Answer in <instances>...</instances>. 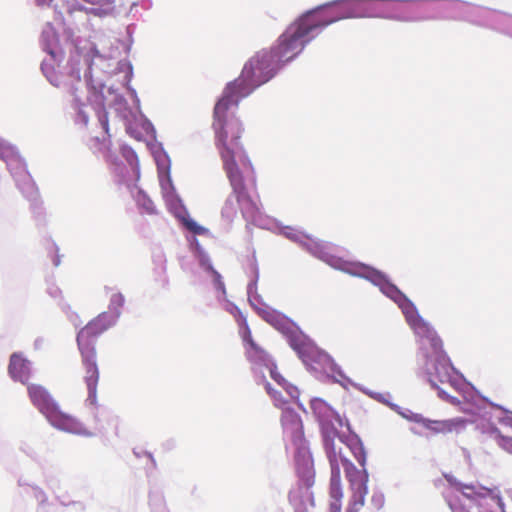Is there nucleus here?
Masks as SVG:
<instances>
[{
	"label": "nucleus",
	"mask_w": 512,
	"mask_h": 512,
	"mask_svg": "<svg viewBox=\"0 0 512 512\" xmlns=\"http://www.w3.org/2000/svg\"><path fill=\"white\" fill-rule=\"evenodd\" d=\"M362 509V496H358L348 512H359Z\"/></svg>",
	"instance_id": "nucleus-28"
},
{
	"label": "nucleus",
	"mask_w": 512,
	"mask_h": 512,
	"mask_svg": "<svg viewBox=\"0 0 512 512\" xmlns=\"http://www.w3.org/2000/svg\"><path fill=\"white\" fill-rule=\"evenodd\" d=\"M8 372L12 379L26 384L30 378V362L21 354L13 353L10 356Z\"/></svg>",
	"instance_id": "nucleus-13"
},
{
	"label": "nucleus",
	"mask_w": 512,
	"mask_h": 512,
	"mask_svg": "<svg viewBox=\"0 0 512 512\" xmlns=\"http://www.w3.org/2000/svg\"><path fill=\"white\" fill-rule=\"evenodd\" d=\"M270 371L271 378L276 381L289 395L291 398H297L299 395L298 389L289 384L286 379L280 374L277 370V366L275 363L270 361L269 366H266Z\"/></svg>",
	"instance_id": "nucleus-16"
},
{
	"label": "nucleus",
	"mask_w": 512,
	"mask_h": 512,
	"mask_svg": "<svg viewBox=\"0 0 512 512\" xmlns=\"http://www.w3.org/2000/svg\"><path fill=\"white\" fill-rule=\"evenodd\" d=\"M98 120L104 131L103 136L93 137L89 141V148L93 153H100L109 163H114V156L111 152V139L109 134L108 114L105 109L98 112Z\"/></svg>",
	"instance_id": "nucleus-10"
},
{
	"label": "nucleus",
	"mask_w": 512,
	"mask_h": 512,
	"mask_svg": "<svg viewBox=\"0 0 512 512\" xmlns=\"http://www.w3.org/2000/svg\"><path fill=\"white\" fill-rule=\"evenodd\" d=\"M265 389L267 393L270 395V397L273 399L275 407L281 410L287 407L289 401L282 396L281 392L273 389L271 384L268 382L265 384Z\"/></svg>",
	"instance_id": "nucleus-20"
},
{
	"label": "nucleus",
	"mask_w": 512,
	"mask_h": 512,
	"mask_svg": "<svg viewBox=\"0 0 512 512\" xmlns=\"http://www.w3.org/2000/svg\"><path fill=\"white\" fill-rule=\"evenodd\" d=\"M137 203L148 214H154L156 212L153 202L141 192L138 193Z\"/></svg>",
	"instance_id": "nucleus-22"
},
{
	"label": "nucleus",
	"mask_w": 512,
	"mask_h": 512,
	"mask_svg": "<svg viewBox=\"0 0 512 512\" xmlns=\"http://www.w3.org/2000/svg\"><path fill=\"white\" fill-rule=\"evenodd\" d=\"M503 421L505 424L512 426V413L506 415V417L503 419Z\"/></svg>",
	"instance_id": "nucleus-30"
},
{
	"label": "nucleus",
	"mask_w": 512,
	"mask_h": 512,
	"mask_svg": "<svg viewBox=\"0 0 512 512\" xmlns=\"http://www.w3.org/2000/svg\"><path fill=\"white\" fill-rule=\"evenodd\" d=\"M0 158L4 160L9 166L12 162H20L19 156L15 149L6 144L4 141L0 145Z\"/></svg>",
	"instance_id": "nucleus-19"
},
{
	"label": "nucleus",
	"mask_w": 512,
	"mask_h": 512,
	"mask_svg": "<svg viewBox=\"0 0 512 512\" xmlns=\"http://www.w3.org/2000/svg\"><path fill=\"white\" fill-rule=\"evenodd\" d=\"M125 302L124 296L119 293H113L110 298L109 309L114 313V315L104 312L103 314L108 315L116 322L117 318L120 315V309L123 307Z\"/></svg>",
	"instance_id": "nucleus-17"
},
{
	"label": "nucleus",
	"mask_w": 512,
	"mask_h": 512,
	"mask_svg": "<svg viewBox=\"0 0 512 512\" xmlns=\"http://www.w3.org/2000/svg\"><path fill=\"white\" fill-rule=\"evenodd\" d=\"M415 421L419 423L424 429L429 431L431 435L460 433L465 429L468 423V421L462 417L446 420H431L424 417H417Z\"/></svg>",
	"instance_id": "nucleus-9"
},
{
	"label": "nucleus",
	"mask_w": 512,
	"mask_h": 512,
	"mask_svg": "<svg viewBox=\"0 0 512 512\" xmlns=\"http://www.w3.org/2000/svg\"><path fill=\"white\" fill-rule=\"evenodd\" d=\"M186 227L195 234H202L205 231V229L202 226H200L199 224L192 220L186 222Z\"/></svg>",
	"instance_id": "nucleus-26"
},
{
	"label": "nucleus",
	"mask_w": 512,
	"mask_h": 512,
	"mask_svg": "<svg viewBox=\"0 0 512 512\" xmlns=\"http://www.w3.org/2000/svg\"><path fill=\"white\" fill-rule=\"evenodd\" d=\"M326 454L331 467L329 484L328 512H342L343 489L340 466L344 468L345 477L349 482L351 497L346 512H348L358 496H362V507L368 493L369 475L365 468L366 452L357 437H340L337 442L326 440Z\"/></svg>",
	"instance_id": "nucleus-2"
},
{
	"label": "nucleus",
	"mask_w": 512,
	"mask_h": 512,
	"mask_svg": "<svg viewBox=\"0 0 512 512\" xmlns=\"http://www.w3.org/2000/svg\"><path fill=\"white\" fill-rule=\"evenodd\" d=\"M114 325V320L106 314H99L85 325L77 334V345L84 368V382L88 390V401L97 402L99 368L96 361V342L98 337Z\"/></svg>",
	"instance_id": "nucleus-4"
},
{
	"label": "nucleus",
	"mask_w": 512,
	"mask_h": 512,
	"mask_svg": "<svg viewBox=\"0 0 512 512\" xmlns=\"http://www.w3.org/2000/svg\"><path fill=\"white\" fill-rule=\"evenodd\" d=\"M202 265L205 267V269L211 273L212 277H213V281H214V284L216 286V288L218 290H221L224 292L225 290V286H224V283L222 281V277L221 275L219 274L218 271H216L213 266L210 264V263H206V262H202Z\"/></svg>",
	"instance_id": "nucleus-23"
},
{
	"label": "nucleus",
	"mask_w": 512,
	"mask_h": 512,
	"mask_svg": "<svg viewBox=\"0 0 512 512\" xmlns=\"http://www.w3.org/2000/svg\"><path fill=\"white\" fill-rule=\"evenodd\" d=\"M281 424L284 431L289 434L295 443L303 439V424L300 416L290 407L282 409Z\"/></svg>",
	"instance_id": "nucleus-12"
},
{
	"label": "nucleus",
	"mask_w": 512,
	"mask_h": 512,
	"mask_svg": "<svg viewBox=\"0 0 512 512\" xmlns=\"http://www.w3.org/2000/svg\"><path fill=\"white\" fill-rule=\"evenodd\" d=\"M27 392L32 404L54 428L76 435H90L76 417L61 409L45 387L30 384L27 386Z\"/></svg>",
	"instance_id": "nucleus-5"
},
{
	"label": "nucleus",
	"mask_w": 512,
	"mask_h": 512,
	"mask_svg": "<svg viewBox=\"0 0 512 512\" xmlns=\"http://www.w3.org/2000/svg\"><path fill=\"white\" fill-rule=\"evenodd\" d=\"M240 101L223 92L214 107L212 128L215 146L232 188V197L235 198L244 218H254L259 212V207L249 194V188H256L255 171L240 143L242 124L233 113H229L231 109L238 107Z\"/></svg>",
	"instance_id": "nucleus-1"
},
{
	"label": "nucleus",
	"mask_w": 512,
	"mask_h": 512,
	"mask_svg": "<svg viewBox=\"0 0 512 512\" xmlns=\"http://www.w3.org/2000/svg\"><path fill=\"white\" fill-rule=\"evenodd\" d=\"M453 488L455 494L448 496V504L452 512H488L482 507L487 498H493L492 489L461 483L454 484Z\"/></svg>",
	"instance_id": "nucleus-6"
},
{
	"label": "nucleus",
	"mask_w": 512,
	"mask_h": 512,
	"mask_svg": "<svg viewBox=\"0 0 512 512\" xmlns=\"http://www.w3.org/2000/svg\"><path fill=\"white\" fill-rule=\"evenodd\" d=\"M336 18H324L319 13L309 12L291 24L278 38L271 52L279 64L294 59L314 36L324 27L335 22Z\"/></svg>",
	"instance_id": "nucleus-3"
},
{
	"label": "nucleus",
	"mask_w": 512,
	"mask_h": 512,
	"mask_svg": "<svg viewBox=\"0 0 512 512\" xmlns=\"http://www.w3.org/2000/svg\"><path fill=\"white\" fill-rule=\"evenodd\" d=\"M2 142H3V141L0 139V145L2 144Z\"/></svg>",
	"instance_id": "nucleus-31"
},
{
	"label": "nucleus",
	"mask_w": 512,
	"mask_h": 512,
	"mask_svg": "<svg viewBox=\"0 0 512 512\" xmlns=\"http://www.w3.org/2000/svg\"><path fill=\"white\" fill-rule=\"evenodd\" d=\"M498 445L509 453H512V437L498 435Z\"/></svg>",
	"instance_id": "nucleus-24"
},
{
	"label": "nucleus",
	"mask_w": 512,
	"mask_h": 512,
	"mask_svg": "<svg viewBox=\"0 0 512 512\" xmlns=\"http://www.w3.org/2000/svg\"><path fill=\"white\" fill-rule=\"evenodd\" d=\"M236 212L237 209L234 207L232 199L228 198L225 202V205L223 206L222 214L225 215L226 217H233L236 214Z\"/></svg>",
	"instance_id": "nucleus-25"
},
{
	"label": "nucleus",
	"mask_w": 512,
	"mask_h": 512,
	"mask_svg": "<svg viewBox=\"0 0 512 512\" xmlns=\"http://www.w3.org/2000/svg\"><path fill=\"white\" fill-rule=\"evenodd\" d=\"M381 291L388 296L390 299H392L395 303H399L405 295L394 285L387 281H384L381 284Z\"/></svg>",
	"instance_id": "nucleus-18"
},
{
	"label": "nucleus",
	"mask_w": 512,
	"mask_h": 512,
	"mask_svg": "<svg viewBox=\"0 0 512 512\" xmlns=\"http://www.w3.org/2000/svg\"><path fill=\"white\" fill-rule=\"evenodd\" d=\"M438 395L440 398H442L452 404H458L460 402L457 398L449 396L446 392H444L443 390H441L439 388H438Z\"/></svg>",
	"instance_id": "nucleus-27"
},
{
	"label": "nucleus",
	"mask_w": 512,
	"mask_h": 512,
	"mask_svg": "<svg viewBox=\"0 0 512 512\" xmlns=\"http://www.w3.org/2000/svg\"><path fill=\"white\" fill-rule=\"evenodd\" d=\"M261 55H254L244 65L238 78L228 83L223 92L225 95L233 96L239 100L249 96L257 87L269 81L267 74L256 69L257 63L261 61Z\"/></svg>",
	"instance_id": "nucleus-7"
},
{
	"label": "nucleus",
	"mask_w": 512,
	"mask_h": 512,
	"mask_svg": "<svg viewBox=\"0 0 512 512\" xmlns=\"http://www.w3.org/2000/svg\"><path fill=\"white\" fill-rule=\"evenodd\" d=\"M255 55H261V61L255 65L256 69H259L260 71L267 74V77L270 80L275 75L280 64L274 58L273 54L268 50L259 51Z\"/></svg>",
	"instance_id": "nucleus-15"
},
{
	"label": "nucleus",
	"mask_w": 512,
	"mask_h": 512,
	"mask_svg": "<svg viewBox=\"0 0 512 512\" xmlns=\"http://www.w3.org/2000/svg\"><path fill=\"white\" fill-rule=\"evenodd\" d=\"M310 407L320 423L328 424L336 417L335 411L322 399L311 400Z\"/></svg>",
	"instance_id": "nucleus-14"
},
{
	"label": "nucleus",
	"mask_w": 512,
	"mask_h": 512,
	"mask_svg": "<svg viewBox=\"0 0 512 512\" xmlns=\"http://www.w3.org/2000/svg\"><path fill=\"white\" fill-rule=\"evenodd\" d=\"M435 369L436 375L431 374L429 379L433 386H436V380L443 383L449 379V367L446 364H440Z\"/></svg>",
	"instance_id": "nucleus-21"
},
{
	"label": "nucleus",
	"mask_w": 512,
	"mask_h": 512,
	"mask_svg": "<svg viewBox=\"0 0 512 512\" xmlns=\"http://www.w3.org/2000/svg\"><path fill=\"white\" fill-rule=\"evenodd\" d=\"M318 356H319V359L321 361H323L324 363H328V364H332V359L330 358V356L326 353H318Z\"/></svg>",
	"instance_id": "nucleus-29"
},
{
	"label": "nucleus",
	"mask_w": 512,
	"mask_h": 512,
	"mask_svg": "<svg viewBox=\"0 0 512 512\" xmlns=\"http://www.w3.org/2000/svg\"><path fill=\"white\" fill-rule=\"evenodd\" d=\"M398 306L402 309L408 323L416 333L427 337L431 335L432 345L435 348L441 347L440 338L434 335L428 323L419 316L416 307L406 296L398 303Z\"/></svg>",
	"instance_id": "nucleus-8"
},
{
	"label": "nucleus",
	"mask_w": 512,
	"mask_h": 512,
	"mask_svg": "<svg viewBox=\"0 0 512 512\" xmlns=\"http://www.w3.org/2000/svg\"><path fill=\"white\" fill-rule=\"evenodd\" d=\"M240 335L244 343L247 359L255 364L269 366V363L272 360L268 352L254 341L251 330L246 321L243 322Z\"/></svg>",
	"instance_id": "nucleus-11"
}]
</instances>
